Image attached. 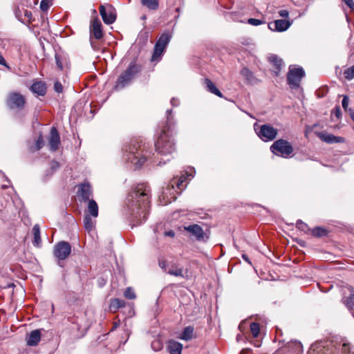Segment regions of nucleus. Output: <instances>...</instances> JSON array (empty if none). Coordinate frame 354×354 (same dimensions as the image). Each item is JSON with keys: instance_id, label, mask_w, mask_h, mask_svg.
<instances>
[{"instance_id": "09e8293b", "label": "nucleus", "mask_w": 354, "mask_h": 354, "mask_svg": "<svg viewBox=\"0 0 354 354\" xmlns=\"http://www.w3.org/2000/svg\"><path fill=\"white\" fill-rule=\"evenodd\" d=\"M334 115L337 118H339L342 115V111L339 108V106H336L333 111Z\"/></svg>"}, {"instance_id": "a18cd8bd", "label": "nucleus", "mask_w": 354, "mask_h": 354, "mask_svg": "<svg viewBox=\"0 0 354 354\" xmlns=\"http://www.w3.org/2000/svg\"><path fill=\"white\" fill-rule=\"evenodd\" d=\"M54 89L57 93H62L63 91V86L59 82H56L54 84Z\"/></svg>"}, {"instance_id": "f257e3e1", "label": "nucleus", "mask_w": 354, "mask_h": 354, "mask_svg": "<svg viewBox=\"0 0 354 354\" xmlns=\"http://www.w3.org/2000/svg\"><path fill=\"white\" fill-rule=\"evenodd\" d=\"M150 189L145 184L138 185L127 197V207L133 226L143 223L150 207Z\"/></svg>"}, {"instance_id": "2eb2a0df", "label": "nucleus", "mask_w": 354, "mask_h": 354, "mask_svg": "<svg viewBox=\"0 0 354 354\" xmlns=\"http://www.w3.org/2000/svg\"><path fill=\"white\" fill-rule=\"evenodd\" d=\"M77 196L84 202L88 201L93 197V189L88 183L79 185Z\"/></svg>"}, {"instance_id": "e433bc0d", "label": "nucleus", "mask_w": 354, "mask_h": 354, "mask_svg": "<svg viewBox=\"0 0 354 354\" xmlns=\"http://www.w3.org/2000/svg\"><path fill=\"white\" fill-rule=\"evenodd\" d=\"M228 17L234 21L243 22V14L241 12H231L228 15Z\"/></svg>"}, {"instance_id": "bb28decb", "label": "nucleus", "mask_w": 354, "mask_h": 354, "mask_svg": "<svg viewBox=\"0 0 354 354\" xmlns=\"http://www.w3.org/2000/svg\"><path fill=\"white\" fill-rule=\"evenodd\" d=\"M205 83L206 85V88L212 93H214V95L222 97L221 92L216 87L214 84L209 79L206 78L205 80Z\"/></svg>"}, {"instance_id": "bf43d9fd", "label": "nucleus", "mask_w": 354, "mask_h": 354, "mask_svg": "<svg viewBox=\"0 0 354 354\" xmlns=\"http://www.w3.org/2000/svg\"><path fill=\"white\" fill-rule=\"evenodd\" d=\"M119 325H120V321L114 322L111 330L116 329L119 326Z\"/></svg>"}, {"instance_id": "c85d7f7f", "label": "nucleus", "mask_w": 354, "mask_h": 354, "mask_svg": "<svg viewBox=\"0 0 354 354\" xmlns=\"http://www.w3.org/2000/svg\"><path fill=\"white\" fill-rule=\"evenodd\" d=\"M194 334V328L192 326H187L184 328L181 335H180V338L183 340H190L193 337Z\"/></svg>"}, {"instance_id": "c756f323", "label": "nucleus", "mask_w": 354, "mask_h": 354, "mask_svg": "<svg viewBox=\"0 0 354 354\" xmlns=\"http://www.w3.org/2000/svg\"><path fill=\"white\" fill-rule=\"evenodd\" d=\"M349 297H346L344 302L350 310L354 308V289L352 287L348 288Z\"/></svg>"}, {"instance_id": "a211bd4d", "label": "nucleus", "mask_w": 354, "mask_h": 354, "mask_svg": "<svg viewBox=\"0 0 354 354\" xmlns=\"http://www.w3.org/2000/svg\"><path fill=\"white\" fill-rule=\"evenodd\" d=\"M290 22L286 19H277L268 24V28L271 30L283 32L286 30L290 26Z\"/></svg>"}, {"instance_id": "052dcab7", "label": "nucleus", "mask_w": 354, "mask_h": 354, "mask_svg": "<svg viewBox=\"0 0 354 354\" xmlns=\"http://www.w3.org/2000/svg\"><path fill=\"white\" fill-rule=\"evenodd\" d=\"M241 339H242V335L241 334H238L236 335V342H239L241 341Z\"/></svg>"}, {"instance_id": "4468645a", "label": "nucleus", "mask_w": 354, "mask_h": 354, "mask_svg": "<svg viewBox=\"0 0 354 354\" xmlns=\"http://www.w3.org/2000/svg\"><path fill=\"white\" fill-rule=\"evenodd\" d=\"M100 14L102 18L103 21L106 24H112L116 19V13L114 8L110 5H101L100 6Z\"/></svg>"}, {"instance_id": "9b49d317", "label": "nucleus", "mask_w": 354, "mask_h": 354, "mask_svg": "<svg viewBox=\"0 0 354 354\" xmlns=\"http://www.w3.org/2000/svg\"><path fill=\"white\" fill-rule=\"evenodd\" d=\"M184 230L187 232L190 236L194 237L197 241L207 242L209 240V235L203 230L202 227L198 224H191L184 226Z\"/></svg>"}, {"instance_id": "a878e982", "label": "nucleus", "mask_w": 354, "mask_h": 354, "mask_svg": "<svg viewBox=\"0 0 354 354\" xmlns=\"http://www.w3.org/2000/svg\"><path fill=\"white\" fill-rule=\"evenodd\" d=\"M140 3L150 10H156L159 7V0H140Z\"/></svg>"}, {"instance_id": "dca6fc26", "label": "nucleus", "mask_w": 354, "mask_h": 354, "mask_svg": "<svg viewBox=\"0 0 354 354\" xmlns=\"http://www.w3.org/2000/svg\"><path fill=\"white\" fill-rule=\"evenodd\" d=\"M60 144V137L57 129L53 127L50 129V136L48 138V145L50 149L52 151H55L58 149Z\"/></svg>"}, {"instance_id": "5fc2aeb1", "label": "nucleus", "mask_w": 354, "mask_h": 354, "mask_svg": "<svg viewBox=\"0 0 354 354\" xmlns=\"http://www.w3.org/2000/svg\"><path fill=\"white\" fill-rule=\"evenodd\" d=\"M165 234L167 236L174 237L175 232L173 230H169V231L165 232Z\"/></svg>"}, {"instance_id": "c03bdc74", "label": "nucleus", "mask_w": 354, "mask_h": 354, "mask_svg": "<svg viewBox=\"0 0 354 354\" xmlns=\"http://www.w3.org/2000/svg\"><path fill=\"white\" fill-rule=\"evenodd\" d=\"M348 102H349L348 97L347 95H344L342 99V107L345 111H348V109H349L348 108Z\"/></svg>"}, {"instance_id": "6ab92c4d", "label": "nucleus", "mask_w": 354, "mask_h": 354, "mask_svg": "<svg viewBox=\"0 0 354 354\" xmlns=\"http://www.w3.org/2000/svg\"><path fill=\"white\" fill-rule=\"evenodd\" d=\"M268 61L273 68V73L275 76H279L283 66V61L277 55H271L268 57Z\"/></svg>"}, {"instance_id": "4d7b16f0", "label": "nucleus", "mask_w": 354, "mask_h": 354, "mask_svg": "<svg viewBox=\"0 0 354 354\" xmlns=\"http://www.w3.org/2000/svg\"><path fill=\"white\" fill-rule=\"evenodd\" d=\"M348 113H349V115H350L351 118H352L353 121L354 122V110L352 109H349Z\"/></svg>"}, {"instance_id": "4c0bfd02", "label": "nucleus", "mask_w": 354, "mask_h": 354, "mask_svg": "<svg viewBox=\"0 0 354 354\" xmlns=\"http://www.w3.org/2000/svg\"><path fill=\"white\" fill-rule=\"evenodd\" d=\"M124 295L126 298H127L129 299H133L136 298L135 292H134L133 289L131 287H128L125 290Z\"/></svg>"}, {"instance_id": "774afa93", "label": "nucleus", "mask_w": 354, "mask_h": 354, "mask_svg": "<svg viewBox=\"0 0 354 354\" xmlns=\"http://www.w3.org/2000/svg\"><path fill=\"white\" fill-rule=\"evenodd\" d=\"M273 354H282V353H279V352H277V353H273Z\"/></svg>"}, {"instance_id": "f8f14e48", "label": "nucleus", "mask_w": 354, "mask_h": 354, "mask_svg": "<svg viewBox=\"0 0 354 354\" xmlns=\"http://www.w3.org/2000/svg\"><path fill=\"white\" fill-rule=\"evenodd\" d=\"M71 252V246L69 243L62 241L56 243L53 249V254L59 261L65 260Z\"/></svg>"}, {"instance_id": "473e14b6", "label": "nucleus", "mask_w": 354, "mask_h": 354, "mask_svg": "<svg viewBox=\"0 0 354 354\" xmlns=\"http://www.w3.org/2000/svg\"><path fill=\"white\" fill-rule=\"evenodd\" d=\"M343 75L344 79L348 81L354 80V64L345 69L343 72Z\"/></svg>"}, {"instance_id": "603ef678", "label": "nucleus", "mask_w": 354, "mask_h": 354, "mask_svg": "<svg viewBox=\"0 0 354 354\" xmlns=\"http://www.w3.org/2000/svg\"><path fill=\"white\" fill-rule=\"evenodd\" d=\"M24 15L25 17H26L29 20H31L32 19V12L31 11H29V10H25L24 12Z\"/></svg>"}, {"instance_id": "1a4fd4ad", "label": "nucleus", "mask_w": 354, "mask_h": 354, "mask_svg": "<svg viewBox=\"0 0 354 354\" xmlns=\"http://www.w3.org/2000/svg\"><path fill=\"white\" fill-rule=\"evenodd\" d=\"M254 128L257 136L264 142L274 140L278 133V130L270 124H263L259 126L257 123H255Z\"/></svg>"}, {"instance_id": "0eeeda50", "label": "nucleus", "mask_w": 354, "mask_h": 354, "mask_svg": "<svg viewBox=\"0 0 354 354\" xmlns=\"http://www.w3.org/2000/svg\"><path fill=\"white\" fill-rule=\"evenodd\" d=\"M171 35L169 32H164L159 37L155 44L153 53L151 58V61L152 62H158L160 61L162 56L165 51L166 47L171 41Z\"/></svg>"}, {"instance_id": "6e6552de", "label": "nucleus", "mask_w": 354, "mask_h": 354, "mask_svg": "<svg viewBox=\"0 0 354 354\" xmlns=\"http://www.w3.org/2000/svg\"><path fill=\"white\" fill-rule=\"evenodd\" d=\"M270 150L277 156L288 158L292 153L293 147L288 140L279 139L273 142Z\"/></svg>"}, {"instance_id": "f03ea898", "label": "nucleus", "mask_w": 354, "mask_h": 354, "mask_svg": "<svg viewBox=\"0 0 354 354\" xmlns=\"http://www.w3.org/2000/svg\"><path fill=\"white\" fill-rule=\"evenodd\" d=\"M122 150L123 158L125 161L131 162L135 169L140 167L149 155L147 147L142 141L133 140L124 146Z\"/></svg>"}, {"instance_id": "49530a36", "label": "nucleus", "mask_w": 354, "mask_h": 354, "mask_svg": "<svg viewBox=\"0 0 354 354\" xmlns=\"http://www.w3.org/2000/svg\"><path fill=\"white\" fill-rule=\"evenodd\" d=\"M170 265H168L165 261H159V266L161 268V269L165 272H167L168 270V268Z\"/></svg>"}, {"instance_id": "ddd939ff", "label": "nucleus", "mask_w": 354, "mask_h": 354, "mask_svg": "<svg viewBox=\"0 0 354 354\" xmlns=\"http://www.w3.org/2000/svg\"><path fill=\"white\" fill-rule=\"evenodd\" d=\"M26 103L25 97L19 93L12 92L8 95L6 105L10 109H23Z\"/></svg>"}, {"instance_id": "f3484780", "label": "nucleus", "mask_w": 354, "mask_h": 354, "mask_svg": "<svg viewBox=\"0 0 354 354\" xmlns=\"http://www.w3.org/2000/svg\"><path fill=\"white\" fill-rule=\"evenodd\" d=\"M91 37H93L96 39H100L103 37L102 24L98 18H95L90 26Z\"/></svg>"}, {"instance_id": "79ce46f5", "label": "nucleus", "mask_w": 354, "mask_h": 354, "mask_svg": "<svg viewBox=\"0 0 354 354\" xmlns=\"http://www.w3.org/2000/svg\"><path fill=\"white\" fill-rule=\"evenodd\" d=\"M162 344L159 340L153 341L151 343V348L155 351H160L162 348Z\"/></svg>"}, {"instance_id": "b1692460", "label": "nucleus", "mask_w": 354, "mask_h": 354, "mask_svg": "<svg viewBox=\"0 0 354 354\" xmlns=\"http://www.w3.org/2000/svg\"><path fill=\"white\" fill-rule=\"evenodd\" d=\"M167 273L175 277H184L183 268L178 267L176 263H171L169 266L168 270L167 271Z\"/></svg>"}, {"instance_id": "5701e85b", "label": "nucleus", "mask_w": 354, "mask_h": 354, "mask_svg": "<svg viewBox=\"0 0 354 354\" xmlns=\"http://www.w3.org/2000/svg\"><path fill=\"white\" fill-rule=\"evenodd\" d=\"M183 345L174 340H170L168 343L167 349L171 354H181Z\"/></svg>"}, {"instance_id": "20e7f679", "label": "nucleus", "mask_w": 354, "mask_h": 354, "mask_svg": "<svg viewBox=\"0 0 354 354\" xmlns=\"http://www.w3.org/2000/svg\"><path fill=\"white\" fill-rule=\"evenodd\" d=\"M188 176L193 177V175L186 171L179 178H174L166 187H163L162 194L159 196V200L162 205H165L176 199V193L177 191L176 189L180 191L183 190L187 186V184L184 183H186Z\"/></svg>"}, {"instance_id": "ea45409f", "label": "nucleus", "mask_w": 354, "mask_h": 354, "mask_svg": "<svg viewBox=\"0 0 354 354\" xmlns=\"http://www.w3.org/2000/svg\"><path fill=\"white\" fill-rule=\"evenodd\" d=\"M248 23L252 26H257L263 24L266 22L261 19L250 18L248 20Z\"/></svg>"}, {"instance_id": "680f3d73", "label": "nucleus", "mask_w": 354, "mask_h": 354, "mask_svg": "<svg viewBox=\"0 0 354 354\" xmlns=\"http://www.w3.org/2000/svg\"><path fill=\"white\" fill-rule=\"evenodd\" d=\"M243 324V320H242V321L240 322L239 325V330H240L241 331V328H242Z\"/></svg>"}, {"instance_id": "de8ad7c7", "label": "nucleus", "mask_w": 354, "mask_h": 354, "mask_svg": "<svg viewBox=\"0 0 354 354\" xmlns=\"http://www.w3.org/2000/svg\"><path fill=\"white\" fill-rule=\"evenodd\" d=\"M349 8L354 10V1L353 0H342Z\"/></svg>"}, {"instance_id": "cd10ccee", "label": "nucleus", "mask_w": 354, "mask_h": 354, "mask_svg": "<svg viewBox=\"0 0 354 354\" xmlns=\"http://www.w3.org/2000/svg\"><path fill=\"white\" fill-rule=\"evenodd\" d=\"M32 233L34 235L33 244L35 246L39 247L41 243V239L40 236V228L38 224L33 226Z\"/></svg>"}, {"instance_id": "9d476101", "label": "nucleus", "mask_w": 354, "mask_h": 354, "mask_svg": "<svg viewBox=\"0 0 354 354\" xmlns=\"http://www.w3.org/2000/svg\"><path fill=\"white\" fill-rule=\"evenodd\" d=\"M305 76V71L301 67H291L287 74V82L292 89L298 88L301 79Z\"/></svg>"}, {"instance_id": "e2e57ef3", "label": "nucleus", "mask_w": 354, "mask_h": 354, "mask_svg": "<svg viewBox=\"0 0 354 354\" xmlns=\"http://www.w3.org/2000/svg\"><path fill=\"white\" fill-rule=\"evenodd\" d=\"M255 346L259 347L260 346L259 342L257 341V343H255Z\"/></svg>"}, {"instance_id": "338daca9", "label": "nucleus", "mask_w": 354, "mask_h": 354, "mask_svg": "<svg viewBox=\"0 0 354 354\" xmlns=\"http://www.w3.org/2000/svg\"><path fill=\"white\" fill-rule=\"evenodd\" d=\"M176 11L180 12V8H176Z\"/></svg>"}, {"instance_id": "4be33fe9", "label": "nucleus", "mask_w": 354, "mask_h": 354, "mask_svg": "<svg viewBox=\"0 0 354 354\" xmlns=\"http://www.w3.org/2000/svg\"><path fill=\"white\" fill-rule=\"evenodd\" d=\"M30 90L38 95L44 96L46 92V86L42 82H36L32 84Z\"/></svg>"}, {"instance_id": "69168bd1", "label": "nucleus", "mask_w": 354, "mask_h": 354, "mask_svg": "<svg viewBox=\"0 0 354 354\" xmlns=\"http://www.w3.org/2000/svg\"><path fill=\"white\" fill-rule=\"evenodd\" d=\"M239 354H243V349L241 350Z\"/></svg>"}, {"instance_id": "39448f33", "label": "nucleus", "mask_w": 354, "mask_h": 354, "mask_svg": "<svg viewBox=\"0 0 354 354\" xmlns=\"http://www.w3.org/2000/svg\"><path fill=\"white\" fill-rule=\"evenodd\" d=\"M141 71V65L138 64L135 60L131 61L127 68L118 77L115 86V89H122L129 85Z\"/></svg>"}, {"instance_id": "2f4dec72", "label": "nucleus", "mask_w": 354, "mask_h": 354, "mask_svg": "<svg viewBox=\"0 0 354 354\" xmlns=\"http://www.w3.org/2000/svg\"><path fill=\"white\" fill-rule=\"evenodd\" d=\"M333 354H350V346L348 344L344 343L335 348V353Z\"/></svg>"}, {"instance_id": "72a5a7b5", "label": "nucleus", "mask_w": 354, "mask_h": 354, "mask_svg": "<svg viewBox=\"0 0 354 354\" xmlns=\"http://www.w3.org/2000/svg\"><path fill=\"white\" fill-rule=\"evenodd\" d=\"M250 330L253 337H257L260 333V326L257 322H252L250 324Z\"/></svg>"}, {"instance_id": "393cba45", "label": "nucleus", "mask_w": 354, "mask_h": 354, "mask_svg": "<svg viewBox=\"0 0 354 354\" xmlns=\"http://www.w3.org/2000/svg\"><path fill=\"white\" fill-rule=\"evenodd\" d=\"M125 306V301L123 299L115 298L111 300L109 308L110 310L115 312L119 308H122Z\"/></svg>"}, {"instance_id": "0e129e2a", "label": "nucleus", "mask_w": 354, "mask_h": 354, "mask_svg": "<svg viewBox=\"0 0 354 354\" xmlns=\"http://www.w3.org/2000/svg\"><path fill=\"white\" fill-rule=\"evenodd\" d=\"M249 351L248 348H245V350H244V352H245V354H246L248 353V351Z\"/></svg>"}, {"instance_id": "423d86ee", "label": "nucleus", "mask_w": 354, "mask_h": 354, "mask_svg": "<svg viewBox=\"0 0 354 354\" xmlns=\"http://www.w3.org/2000/svg\"><path fill=\"white\" fill-rule=\"evenodd\" d=\"M99 207L93 198L88 201L87 208L85 211V216L84 218V228L90 232L95 226L96 218L98 216Z\"/></svg>"}, {"instance_id": "13d9d810", "label": "nucleus", "mask_w": 354, "mask_h": 354, "mask_svg": "<svg viewBox=\"0 0 354 354\" xmlns=\"http://www.w3.org/2000/svg\"><path fill=\"white\" fill-rule=\"evenodd\" d=\"M244 259H245V261L247 262V263L250 266V267L254 268L253 267L251 261H250V259L245 255Z\"/></svg>"}, {"instance_id": "c9c22d12", "label": "nucleus", "mask_w": 354, "mask_h": 354, "mask_svg": "<svg viewBox=\"0 0 354 354\" xmlns=\"http://www.w3.org/2000/svg\"><path fill=\"white\" fill-rule=\"evenodd\" d=\"M296 227L301 231L304 232L305 233H308L310 231V227L308 226L306 223L303 222L301 220H298L296 223Z\"/></svg>"}, {"instance_id": "37998d69", "label": "nucleus", "mask_w": 354, "mask_h": 354, "mask_svg": "<svg viewBox=\"0 0 354 354\" xmlns=\"http://www.w3.org/2000/svg\"><path fill=\"white\" fill-rule=\"evenodd\" d=\"M55 62H56L57 66L60 70H63V69H64V64H63V61H62V57H60V55H59L58 54H56V55H55Z\"/></svg>"}, {"instance_id": "aec40b11", "label": "nucleus", "mask_w": 354, "mask_h": 354, "mask_svg": "<svg viewBox=\"0 0 354 354\" xmlns=\"http://www.w3.org/2000/svg\"><path fill=\"white\" fill-rule=\"evenodd\" d=\"M318 136L322 141L328 144L343 143L345 141V139L343 137L335 136L333 134L324 132L319 133Z\"/></svg>"}, {"instance_id": "a19ab883", "label": "nucleus", "mask_w": 354, "mask_h": 354, "mask_svg": "<svg viewBox=\"0 0 354 354\" xmlns=\"http://www.w3.org/2000/svg\"><path fill=\"white\" fill-rule=\"evenodd\" d=\"M59 167V164L58 162L55 160H53L50 162V175L53 174L58 168Z\"/></svg>"}, {"instance_id": "412c9836", "label": "nucleus", "mask_w": 354, "mask_h": 354, "mask_svg": "<svg viewBox=\"0 0 354 354\" xmlns=\"http://www.w3.org/2000/svg\"><path fill=\"white\" fill-rule=\"evenodd\" d=\"M41 339L40 330H34L30 333L26 338L27 345L34 346L38 344Z\"/></svg>"}, {"instance_id": "864d4df0", "label": "nucleus", "mask_w": 354, "mask_h": 354, "mask_svg": "<svg viewBox=\"0 0 354 354\" xmlns=\"http://www.w3.org/2000/svg\"><path fill=\"white\" fill-rule=\"evenodd\" d=\"M171 104L173 106H177L179 104V102H178V99L173 97L171 100Z\"/></svg>"}, {"instance_id": "f704fd0d", "label": "nucleus", "mask_w": 354, "mask_h": 354, "mask_svg": "<svg viewBox=\"0 0 354 354\" xmlns=\"http://www.w3.org/2000/svg\"><path fill=\"white\" fill-rule=\"evenodd\" d=\"M44 146V140L41 133L39 136L37 140H36L35 147H31L30 150L32 151H39Z\"/></svg>"}, {"instance_id": "6e6d98bb", "label": "nucleus", "mask_w": 354, "mask_h": 354, "mask_svg": "<svg viewBox=\"0 0 354 354\" xmlns=\"http://www.w3.org/2000/svg\"><path fill=\"white\" fill-rule=\"evenodd\" d=\"M245 78L246 77L248 80H250V77L252 76V73L246 68H245Z\"/></svg>"}, {"instance_id": "7c9ffc66", "label": "nucleus", "mask_w": 354, "mask_h": 354, "mask_svg": "<svg viewBox=\"0 0 354 354\" xmlns=\"http://www.w3.org/2000/svg\"><path fill=\"white\" fill-rule=\"evenodd\" d=\"M311 234L315 237L321 238L328 235V230L324 227H316L310 230Z\"/></svg>"}, {"instance_id": "3c124183", "label": "nucleus", "mask_w": 354, "mask_h": 354, "mask_svg": "<svg viewBox=\"0 0 354 354\" xmlns=\"http://www.w3.org/2000/svg\"><path fill=\"white\" fill-rule=\"evenodd\" d=\"M0 64L3 66L7 67L8 68H10V66L7 64L5 59L1 54H0Z\"/></svg>"}, {"instance_id": "7ed1b4c3", "label": "nucleus", "mask_w": 354, "mask_h": 354, "mask_svg": "<svg viewBox=\"0 0 354 354\" xmlns=\"http://www.w3.org/2000/svg\"><path fill=\"white\" fill-rule=\"evenodd\" d=\"M171 110H167V122L155 143L156 150L161 156H169L175 151V143L173 138V129L170 125V114Z\"/></svg>"}, {"instance_id": "58836bf2", "label": "nucleus", "mask_w": 354, "mask_h": 354, "mask_svg": "<svg viewBox=\"0 0 354 354\" xmlns=\"http://www.w3.org/2000/svg\"><path fill=\"white\" fill-rule=\"evenodd\" d=\"M50 6V0H42L40 3V9L44 12H47Z\"/></svg>"}, {"instance_id": "8fccbe9b", "label": "nucleus", "mask_w": 354, "mask_h": 354, "mask_svg": "<svg viewBox=\"0 0 354 354\" xmlns=\"http://www.w3.org/2000/svg\"><path fill=\"white\" fill-rule=\"evenodd\" d=\"M279 15L280 17L283 18H288L289 15V12L286 10H281L279 11Z\"/></svg>"}]
</instances>
